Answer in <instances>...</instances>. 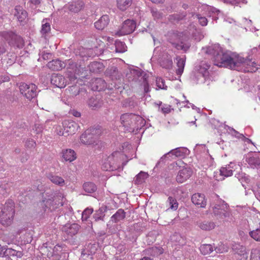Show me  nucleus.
I'll use <instances>...</instances> for the list:
<instances>
[{
  "label": "nucleus",
  "mask_w": 260,
  "mask_h": 260,
  "mask_svg": "<svg viewBox=\"0 0 260 260\" xmlns=\"http://www.w3.org/2000/svg\"><path fill=\"white\" fill-rule=\"evenodd\" d=\"M156 84L157 87L159 89H167V86L165 84V80L159 77L156 79Z\"/></svg>",
  "instance_id": "nucleus-52"
},
{
  "label": "nucleus",
  "mask_w": 260,
  "mask_h": 260,
  "mask_svg": "<svg viewBox=\"0 0 260 260\" xmlns=\"http://www.w3.org/2000/svg\"><path fill=\"white\" fill-rule=\"evenodd\" d=\"M58 198L52 195L48 196L47 197H44L42 200V205L45 210L48 209L50 211L55 210L58 206L60 205L62 206V202L57 200Z\"/></svg>",
  "instance_id": "nucleus-10"
},
{
  "label": "nucleus",
  "mask_w": 260,
  "mask_h": 260,
  "mask_svg": "<svg viewBox=\"0 0 260 260\" xmlns=\"http://www.w3.org/2000/svg\"><path fill=\"white\" fill-rule=\"evenodd\" d=\"M109 22V16L107 15H104L94 23V26L96 29L102 30L108 24Z\"/></svg>",
  "instance_id": "nucleus-26"
},
{
  "label": "nucleus",
  "mask_w": 260,
  "mask_h": 260,
  "mask_svg": "<svg viewBox=\"0 0 260 260\" xmlns=\"http://www.w3.org/2000/svg\"><path fill=\"white\" fill-rule=\"evenodd\" d=\"M43 129V125L39 123H36L33 128L34 132H36L37 135L40 134Z\"/></svg>",
  "instance_id": "nucleus-62"
},
{
  "label": "nucleus",
  "mask_w": 260,
  "mask_h": 260,
  "mask_svg": "<svg viewBox=\"0 0 260 260\" xmlns=\"http://www.w3.org/2000/svg\"><path fill=\"white\" fill-rule=\"evenodd\" d=\"M101 134V130L99 128H88L81 136L80 142L86 145H97Z\"/></svg>",
  "instance_id": "nucleus-5"
},
{
  "label": "nucleus",
  "mask_w": 260,
  "mask_h": 260,
  "mask_svg": "<svg viewBox=\"0 0 260 260\" xmlns=\"http://www.w3.org/2000/svg\"><path fill=\"white\" fill-rule=\"evenodd\" d=\"M62 250V247L61 245L57 244L52 249V251H50L47 253L48 257L56 256L59 254V252H61Z\"/></svg>",
  "instance_id": "nucleus-43"
},
{
  "label": "nucleus",
  "mask_w": 260,
  "mask_h": 260,
  "mask_svg": "<svg viewBox=\"0 0 260 260\" xmlns=\"http://www.w3.org/2000/svg\"><path fill=\"white\" fill-rule=\"evenodd\" d=\"M2 36L8 41L11 45L21 47L23 45L22 38L11 31H4L1 33Z\"/></svg>",
  "instance_id": "nucleus-11"
},
{
  "label": "nucleus",
  "mask_w": 260,
  "mask_h": 260,
  "mask_svg": "<svg viewBox=\"0 0 260 260\" xmlns=\"http://www.w3.org/2000/svg\"><path fill=\"white\" fill-rule=\"evenodd\" d=\"M48 177L50 181L54 184L61 186L64 184V180L60 177L50 175Z\"/></svg>",
  "instance_id": "nucleus-42"
},
{
  "label": "nucleus",
  "mask_w": 260,
  "mask_h": 260,
  "mask_svg": "<svg viewBox=\"0 0 260 260\" xmlns=\"http://www.w3.org/2000/svg\"><path fill=\"white\" fill-rule=\"evenodd\" d=\"M83 6V2L81 1H77L69 3L65 8L68 9L70 11L77 13L79 12Z\"/></svg>",
  "instance_id": "nucleus-23"
},
{
  "label": "nucleus",
  "mask_w": 260,
  "mask_h": 260,
  "mask_svg": "<svg viewBox=\"0 0 260 260\" xmlns=\"http://www.w3.org/2000/svg\"><path fill=\"white\" fill-rule=\"evenodd\" d=\"M80 55L82 57H92L94 55L93 54L92 49L82 48Z\"/></svg>",
  "instance_id": "nucleus-48"
},
{
  "label": "nucleus",
  "mask_w": 260,
  "mask_h": 260,
  "mask_svg": "<svg viewBox=\"0 0 260 260\" xmlns=\"http://www.w3.org/2000/svg\"><path fill=\"white\" fill-rule=\"evenodd\" d=\"M96 250V246L95 244H89L85 248H84L81 252V257L83 259L90 256V258L92 259V255L95 253Z\"/></svg>",
  "instance_id": "nucleus-19"
},
{
  "label": "nucleus",
  "mask_w": 260,
  "mask_h": 260,
  "mask_svg": "<svg viewBox=\"0 0 260 260\" xmlns=\"http://www.w3.org/2000/svg\"><path fill=\"white\" fill-rule=\"evenodd\" d=\"M172 60L170 57L168 58L166 60H162L160 62V66L166 69H169L172 67Z\"/></svg>",
  "instance_id": "nucleus-51"
},
{
  "label": "nucleus",
  "mask_w": 260,
  "mask_h": 260,
  "mask_svg": "<svg viewBox=\"0 0 260 260\" xmlns=\"http://www.w3.org/2000/svg\"><path fill=\"white\" fill-rule=\"evenodd\" d=\"M176 60L177 61V64L178 67L176 73L178 75H181L183 72L185 59L183 57H177Z\"/></svg>",
  "instance_id": "nucleus-32"
},
{
  "label": "nucleus",
  "mask_w": 260,
  "mask_h": 260,
  "mask_svg": "<svg viewBox=\"0 0 260 260\" xmlns=\"http://www.w3.org/2000/svg\"><path fill=\"white\" fill-rule=\"evenodd\" d=\"M168 201L171 209L173 210H177L178 208V204L175 199L171 197H170L168 198Z\"/></svg>",
  "instance_id": "nucleus-49"
},
{
  "label": "nucleus",
  "mask_w": 260,
  "mask_h": 260,
  "mask_svg": "<svg viewBox=\"0 0 260 260\" xmlns=\"http://www.w3.org/2000/svg\"><path fill=\"white\" fill-rule=\"evenodd\" d=\"M214 249L217 253H222L228 251L229 247L227 245L221 243L216 247H214Z\"/></svg>",
  "instance_id": "nucleus-45"
},
{
  "label": "nucleus",
  "mask_w": 260,
  "mask_h": 260,
  "mask_svg": "<svg viewBox=\"0 0 260 260\" xmlns=\"http://www.w3.org/2000/svg\"><path fill=\"white\" fill-rule=\"evenodd\" d=\"M15 16L21 23H24L27 19V12L20 6H16L15 9Z\"/></svg>",
  "instance_id": "nucleus-24"
},
{
  "label": "nucleus",
  "mask_w": 260,
  "mask_h": 260,
  "mask_svg": "<svg viewBox=\"0 0 260 260\" xmlns=\"http://www.w3.org/2000/svg\"><path fill=\"white\" fill-rule=\"evenodd\" d=\"M63 127L67 136L74 134L78 129L79 126L75 122L70 120H64L63 123Z\"/></svg>",
  "instance_id": "nucleus-15"
},
{
  "label": "nucleus",
  "mask_w": 260,
  "mask_h": 260,
  "mask_svg": "<svg viewBox=\"0 0 260 260\" xmlns=\"http://www.w3.org/2000/svg\"><path fill=\"white\" fill-rule=\"evenodd\" d=\"M83 187L85 191L87 193H92L96 190L95 185L90 182L85 183L83 185Z\"/></svg>",
  "instance_id": "nucleus-38"
},
{
  "label": "nucleus",
  "mask_w": 260,
  "mask_h": 260,
  "mask_svg": "<svg viewBox=\"0 0 260 260\" xmlns=\"http://www.w3.org/2000/svg\"><path fill=\"white\" fill-rule=\"evenodd\" d=\"M199 226L203 230L210 231L215 228V224L213 222L205 221L200 223Z\"/></svg>",
  "instance_id": "nucleus-35"
},
{
  "label": "nucleus",
  "mask_w": 260,
  "mask_h": 260,
  "mask_svg": "<svg viewBox=\"0 0 260 260\" xmlns=\"http://www.w3.org/2000/svg\"><path fill=\"white\" fill-rule=\"evenodd\" d=\"M216 198V202L212 203L211 207L217 219L220 222H223L231 215L229 207L224 201L218 199L217 197Z\"/></svg>",
  "instance_id": "nucleus-4"
},
{
  "label": "nucleus",
  "mask_w": 260,
  "mask_h": 260,
  "mask_svg": "<svg viewBox=\"0 0 260 260\" xmlns=\"http://www.w3.org/2000/svg\"><path fill=\"white\" fill-rule=\"evenodd\" d=\"M207 10L209 12V16L210 17H212L213 19H217V13L218 12V10L211 7H207Z\"/></svg>",
  "instance_id": "nucleus-53"
},
{
  "label": "nucleus",
  "mask_w": 260,
  "mask_h": 260,
  "mask_svg": "<svg viewBox=\"0 0 260 260\" xmlns=\"http://www.w3.org/2000/svg\"><path fill=\"white\" fill-rule=\"evenodd\" d=\"M4 255L6 256H12L15 259L17 260L22 257L23 253L21 251H17L12 248H6L4 252Z\"/></svg>",
  "instance_id": "nucleus-27"
},
{
  "label": "nucleus",
  "mask_w": 260,
  "mask_h": 260,
  "mask_svg": "<svg viewBox=\"0 0 260 260\" xmlns=\"http://www.w3.org/2000/svg\"><path fill=\"white\" fill-rule=\"evenodd\" d=\"M191 174L192 171L190 169L183 168L179 171L176 176V180L179 183H183L188 179Z\"/></svg>",
  "instance_id": "nucleus-18"
},
{
  "label": "nucleus",
  "mask_w": 260,
  "mask_h": 260,
  "mask_svg": "<svg viewBox=\"0 0 260 260\" xmlns=\"http://www.w3.org/2000/svg\"><path fill=\"white\" fill-rule=\"evenodd\" d=\"M121 123L126 131L136 134L145 124V120L140 116L133 113H125L120 117Z\"/></svg>",
  "instance_id": "nucleus-2"
},
{
  "label": "nucleus",
  "mask_w": 260,
  "mask_h": 260,
  "mask_svg": "<svg viewBox=\"0 0 260 260\" xmlns=\"http://www.w3.org/2000/svg\"><path fill=\"white\" fill-rule=\"evenodd\" d=\"M88 69L91 73H99L103 71L104 66L101 62L93 61L89 64Z\"/></svg>",
  "instance_id": "nucleus-29"
},
{
  "label": "nucleus",
  "mask_w": 260,
  "mask_h": 260,
  "mask_svg": "<svg viewBox=\"0 0 260 260\" xmlns=\"http://www.w3.org/2000/svg\"><path fill=\"white\" fill-rule=\"evenodd\" d=\"M105 211L106 209L104 207L100 208L98 210H96L93 215V218L95 220H103Z\"/></svg>",
  "instance_id": "nucleus-40"
},
{
  "label": "nucleus",
  "mask_w": 260,
  "mask_h": 260,
  "mask_svg": "<svg viewBox=\"0 0 260 260\" xmlns=\"http://www.w3.org/2000/svg\"><path fill=\"white\" fill-rule=\"evenodd\" d=\"M233 250L235 251V257L237 260H247L248 254L244 246L239 244L233 246Z\"/></svg>",
  "instance_id": "nucleus-13"
},
{
  "label": "nucleus",
  "mask_w": 260,
  "mask_h": 260,
  "mask_svg": "<svg viewBox=\"0 0 260 260\" xmlns=\"http://www.w3.org/2000/svg\"><path fill=\"white\" fill-rule=\"evenodd\" d=\"M184 15H178V14H173L172 15L170 16V20L171 21H178L179 20L182 19L184 17Z\"/></svg>",
  "instance_id": "nucleus-64"
},
{
  "label": "nucleus",
  "mask_w": 260,
  "mask_h": 260,
  "mask_svg": "<svg viewBox=\"0 0 260 260\" xmlns=\"http://www.w3.org/2000/svg\"><path fill=\"white\" fill-rule=\"evenodd\" d=\"M79 229V225L78 224H67L62 227V231L67 235L73 236L78 233Z\"/></svg>",
  "instance_id": "nucleus-20"
},
{
  "label": "nucleus",
  "mask_w": 260,
  "mask_h": 260,
  "mask_svg": "<svg viewBox=\"0 0 260 260\" xmlns=\"http://www.w3.org/2000/svg\"><path fill=\"white\" fill-rule=\"evenodd\" d=\"M230 131H233L234 134L236 135V134H238L239 135L237 136V137L239 138H241L242 139L243 141H244L245 142H247V143H251L252 144H253V143L251 142V140L249 139L248 138H246L245 137H244L242 134H239L236 131H235L234 128H231L230 129Z\"/></svg>",
  "instance_id": "nucleus-61"
},
{
  "label": "nucleus",
  "mask_w": 260,
  "mask_h": 260,
  "mask_svg": "<svg viewBox=\"0 0 260 260\" xmlns=\"http://www.w3.org/2000/svg\"><path fill=\"white\" fill-rule=\"evenodd\" d=\"M238 169L241 170L240 166L234 162H231L230 164L221 168L220 174L224 177H230L233 175L234 171Z\"/></svg>",
  "instance_id": "nucleus-12"
},
{
  "label": "nucleus",
  "mask_w": 260,
  "mask_h": 260,
  "mask_svg": "<svg viewBox=\"0 0 260 260\" xmlns=\"http://www.w3.org/2000/svg\"><path fill=\"white\" fill-rule=\"evenodd\" d=\"M51 20L49 18L43 19L42 21V27L40 30L42 36H45L51 30Z\"/></svg>",
  "instance_id": "nucleus-25"
},
{
  "label": "nucleus",
  "mask_w": 260,
  "mask_h": 260,
  "mask_svg": "<svg viewBox=\"0 0 260 260\" xmlns=\"http://www.w3.org/2000/svg\"><path fill=\"white\" fill-rule=\"evenodd\" d=\"M151 13L155 19H159L162 17V13L156 9H151Z\"/></svg>",
  "instance_id": "nucleus-57"
},
{
  "label": "nucleus",
  "mask_w": 260,
  "mask_h": 260,
  "mask_svg": "<svg viewBox=\"0 0 260 260\" xmlns=\"http://www.w3.org/2000/svg\"><path fill=\"white\" fill-rule=\"evenodd\" d=\"M123 157V155L120 152H113L105 160L102 165L103 170L110 171L118 169L122 163L121 158Z\"/></svg>",
  "instance_id": "nucleus-6"
},
{
  "label": "nucleus",
  "mask_w": 260,
  "mask_h": 260,
  "mask_svg": "<svg viewBox=\"0 0 260 260\" xmlns=\"http://www.w3.org/2000/svg\"><path fill=\"white\" fill-rule=\"evenodd\" d=\"M115 47L116 52L123 53L126 51V46L125 43L121 41H116Z\"/></svg>",
  "instance_id": "nucleus-39"
},
{
  "label": "nucleus",
  "mask_w": 260,
  "mask_h": 260,
  "mask_svg": "<svg viewBox=\"0 0 260 260\" xmlns=\"http://www.w3.org/2000/svg\"><path fill=\"white\" fill-rule=\"evenodd\" d=\"M189 150L186 147H178L172 149L162 156L160 159L162 161L166 158H169L170 159H173L176 158H182L188 155Z\"/></svg>",
  "instance_id": "nucleus-8"
},
{
  "label": "nucleus",
  "mask_w": 260,
  "mask_h": 260,
  "mask_svg": "<svg viewBox=\"0 0 260 260\" xmlns=\"http://www.w3.org/2000/svg\"><path fill=\"white\" fill-rule=\"evenodd\" d=\"M191 201L193 204L201 208L205 207L207 201L204 194L196 193L192 196Z\"/></svg>",
  "instance_id": "nucleus-17"
},
{
  "label": "nucleus",
  "mask_w": 260,
  "mask_h": 260,
  "mask_svg": "<svg viewBox=\"0 0 260 260\" xmlns=\"http://www.w3.org/2000/svg\"><path fill=\"white\" fill-rule=\"evenodd\" d=\"M15 215L14 203L12 200H8L0 212V223L4 226L11 225Z\"/></svg>",
  "instance_id": "nucleus-3"
},
{
  "label": "nucleus",
  "mask_w": 260,
  "mask_h": 260,
  "mask_svg": "<svg viewBox=\"0 0 260 260\" xmlns=\"http://www.w3.org/2000/svg\"><path fill=\"white\" fill-rule=\"evenodd\" d=\"M95 84H101V87H99L98 86H97L96 87V88L94 89V90L100 91V90H102L103 88H104L105 87L106 83L101 78H97V79H96L95 80Z\"/></svg>",
  "instance_id": "nucleus-58"
},
{
  "label": "nucleus",
  "mask_w": 260,
  "mask_h": 260,
  "mask_svg": "<svg viewBox=\"0 0 260 260\" xmlns=\"http://www.w3.org/2000/svg\"><path fill=\"white\" fill-rule=\"evenodd\" d=\"M195 17L198 19L200 24L202 26L207 25L208 20L206 17L201 16L200 14L196 15Z\"/></svg>",
  "instance_id": "nucleus-56"
},
{
  "label": "nucleus",
  "mask_w": 260,
  "mask_h": 260,
  "mask_svg": "<svg viewBox=\"0 0 260 260\" xmlns=\"http://www.w3.org/2000/svg\"><path fill=\"white\" fill-rule=\"evenodd\" d=\"M203 50L206 54L213 56L214 64L219 67L244 72H255L260 66L249 59H245L229 51L224 52L219 44H214Z\"/></svg>",
  "instance_id": "nucleus-1"
},
{
  "label": "nucleus",
  "mask_w": 260,
  "mask_h": 260,
  "mask_svg": "<svg viewBox=\"0 0 260 260\" xmlns=\"http://www.w3.org/2000/svg\"><path fill=\"white\" fill-rule=\"evenodd\" d=\"M250 260H260V249L257 248L252 249Z\"/></svg>",
  "instance_id": "nucleus-46"
},
{
  "label": "nucleus",
  "mask_w": 260,
  "mask_h": 260,
  "mask_svg": "<svg viewBox=\"0 0 260 260\" xmlns=\"http://www.w3.org/2000/svg\"><path fill=\"white\" fill-rule=\"evenodd\" d=\"M225 3H228L232 5H236L241 3L245 4L246 2L245 0H222Z\"/></svg>",
  "instance_id": "nucleus-63"
},
{
  "label": "nucleus",
  "mask_w": 260,
  "mask_h": 260,
  "mask_svg": "<svg viewBox=\"0 0 260 260\" xmlns=\"http://www.w3.org/2000/svg\"><path fill=\"white\" fill-rule=\"evenodd\" d=\"M51 82L54 86L60 88H64L67 85V80L60 75L53 74L51 78Z\"/></svg>",
  "instance_id": "nucleus-16"
},
{
  "label": "nucleus",
  "mask_w": 260,
  "mask_h": 260,
  "mask_svg": "<svg viewBox=\"0 0 260 260\" xmlns=\"http://www.w3.org/2000/svg\"><path fill=\"white\" fill-rule=\"evenodd\" d=\"M10 184L8 183H3L0 185V193L5 195L8 192V190L10 188Z\"/></svg>",
  "instance_id": "nucleus-50"
},
{
  "label": "nucleus",
  "mask_w": 260,
  "mask_h": 260,
  "mask_svg": "<svg viewBox=\"0 0 260 260\" xmlns=\"http://www.w3.org/2000/svg\"><path fill=\"white\" fill-rule=\"evenodd\" d=\"M20 91L26 99L31 100L35 98L37 94V87L32 83H22L19 86Z\"/></svg>",
  "instance_id": "nucleus-7"
},
{
  "label": "nucleus",
  "mask_w": 260,
  "mask_h": 260,
  "mask_svg": "<svg viewBox=\"0 0 260 260\" xmlns=\"http://www.w3.org/2000/svg\"><path fill=\"white\" fill-rule=\"evenodd\" d=\"M214 247L211 244H202L200 248L201 253L204 255L210 254L214 250Z\"/></svg>",
  "instance_id": "nucleus-36"
},
{
  "label": "nucleus",
  "mask_w": 260,
  "mask_h": 260,
  "mask_svg": "<svg viewBox=\"0 0 260 260\" xmlns=\"http://www.w3.org/2000/svg\"><path fill=\"white\" fill-rule=\"evenodd\" d=\"M136 27V23L135 21L131 19H127L124 21L118 30L115 32L117 36L120 37L129 34L133 32Z\"/></svg>",
  "instance_id": "nucleus-9"
},
{
  "label": "nucleus",
  "mask_w": 260,
  "mask_h": 260,
  "mask_svg": "<svg viewBox=\"0 0 260 260\" xmlns=\"http://www.w3.org/2000/svg\"><path fill=\"white\" fill-rule=\"evenodd\" d=\"M48 67L52 70H60L65 67L64 63L59 59H54L49 62Z\"/></svg>",
  "instance_id": "nucleus-28"
},
{
  "label": "nucleus",
  "mask_w": 260,
  "mask_h": 260,
  "mask_svg": "<svg viewBox=\"0 0 260 260\" xmlns=\"http://www.w3.org/2000/svg\"><path fill=\"white\" fill-rule=\"evenodd\" d=\"M161 102H159L158 103H157V105L159 107V110L162 112L163 113H169L171 111V106L168 105H164L161 107Z\"/></svg>",
  "instance_id": "nucleus-47"
},
{
  "label": "nucleus",
  "mask_w": 260,
  "mask_h": 260,
  "mask_svg": "<svg viewBox=\"0 0 260 260\" xmlns=\"http://www.w3.org/2000/svg\"><path fill=\"white\" fill-rule=\"evenodd\" d=\"M236 177L241 182V183L243 182H247L249 180V178L247 176H246V174L244 173L241 172L236 174L235 175Z\"/></svg>",
  "instance_id": "nucleus-54"
},
{
  "label": "nucleus",
  "mask_w": 260,
  "mask_h": 260,
  "mask_svg": "<svg viewBox=\"0 0 260 260\" xmlns=\"http://www.w3.org/2000/svg\"><path fill=\"white\" fill-rule=\"evenodd\" d=\"M172 44L178 50L186 51L189 47V45L188 44L185 43L183 42H180L179 43L172 42Z\"/></svg>",
  "instance_id": "nucleus-44"
},
{
  "label": "nucleus",
  "mask_w": 260,
  "mask_h": 260,
  "mask_svg": "<svg viewBox=\"0 0 260 260\" xmlns=\"http://www.w3.org/2000/svg\"><path fill=\"white\" fill-rule=\"evenodd\" d=\"M116 3L117 8L124 11L132 5V0H116Z\"/></svg>",
  "instance_id": "nucleus-31"
},
{
  "label": "nucleus",
  "mask_w": 260,
  "mask_h": 260,
  "mask_svg": "<svg viewBox=\"0 0 260 260\" xmlns=\"http://www.w3.org/2000/svg\"><path fill=\"white\" fill-rule=\"evenodd\" d=\"M86 71L85 69V68L79 66L78 68H77L75 70V73L76 75L81 76L82 77H84L86 76Z\"/></svg>",
  "instance_id": "nucleus-60"
},
{
  "label": "nucleus",
  "mask_w": 260,
  "mask_h": 260,
  "mask_svg": "<svg viewBox=\"0 0 260 260\" xmlns=\"http://www.w3.org/2000/svg\"><path fill=\"white\" fill-rule=\"evenodd\" d=\"M101 102L94 98H91L89 100L88 105L92 109H96L101 106Z\"/></svg>",
  "instance_id": "nucleus-37"
},
{
  "label": "nucleus",
  "mask_w": 260,
  "mask_h": 260,
  "mask_svg": "<svg viewBox=\"0 0 260 260\" xmlns=\"http://www.w3.org/2000/svg\"><path fill=\"white\" fill-rule=\"evenodd\" d=\"M147 253L152 256H157L162 254L164 250L161 247H152L146 250Z\"/></svg>",
  "instance_id": "nucleus-33"
},
{
  "label": "nucleus",
  "mask_w": 260,
  "mask_h": 260,
  "mask_svg": "<svg viewBox=\"0 0 260 260\" xmlns=\"http://www.w3.org/2000/svg\"><path fill=\"white\" fill-rule=\"evenodd\" d=\"M246 161L251 168H258L260 166V153H254L246 158Z\"/></svg>",
  "instance_id": "nucleus-21"
},
{
  "label": "nucleus",
  "mask_w": 260,
  "mask_h": 260,
  "mask_svg": "<svg viewBox=\"0 0 260 260\" xmlns=\"http://www.w3.org/2000/svg\"><path fill=\"white\" fill-rule=\"evenodd\" d=\"M249 235L251 238L256 241H260V222L259 226L255 230L249 232Z\"/></svg>",
  "instance_id": "nucleus-41"
},
{
  "label": "nucleus",
  "mask_w": 260,
  "mask_h": 260,
  "mask_svg": "<svg viewBox=\"0 0 260 260\" xmlns=\"http://www.w3.org/2000/svg\"><path fill=\"white\" fill-rule=\"evenodd\" d=\"M210 65L206 63L205 62H202L201 65L199 70V75H198V83H205L207 80L209 78V71Z\"/></svg>",
  "instance_id": "nucleus-14"
},
{
  "label": "nucleus",
  "mask_w": 260,
  "mask_h": 260,
  "mask_svg": "<svg viewBox=\"0 0 260 260\" xmlns=\"http://www.w3.org/2000/svg\"><path fill=\"white\" fill-rule=\"evenodd\" d=\"M125 217V212L123 209H120L111 217V220L114 223H117L123 220Z\"/></svg>",
  "instance_id": "nucleus-30"
},
{
  "label": "nucleus",
  "mask_w": 260,
  "mask_h": 260,
  "mask_svg": "<svg viewBox=\"0 0 260 260\" xmlns=\"http://www.w3.org/2000/svg\"><path fill=\"white\" fill-rule=\"evenodd\" d=\"M148 177V174L147 173L141 171L136 176L134 180L135 183L141 184L145 181Z\"/></svg>",
  "instance_id": "nucleus-34"
},
{
  "label": "nucleus",
  "mask_w": 260,
  "mask_h": 260,
  "mask_svg": "<svg viewBox=\"0 0 260 260\" xmlns=\"http://www.w3.org/2000/svg\"><path fill=\"white\" fill-rule=\"evenodd\" d=\"M62 157L66 161L72 162L76 159V154L74 150L71 149H66L62 150Z\"/></svg>",
  "instance_id": "nucleus-22"
},
{
  "label": "nucleus",
  "mask_w": 260,
  "mask_h": 260,
  "mask_svg": "<svg viewBox=\"0 0 260 260\" xmlns=\"http://www.w3.org/2000/svg\"><path fill=\"white\" fill-rule=\"evenodd\" d=\"M253 191L255 197L260 201V182H258L255 185L253 186Z\"/></svg>",
  "instance_id": "nucleus-55"
},
{
  "label": "nucleus",
  "mask_w": 260,
  "mask_h": 260,
  "mask_svg": "<svg viewBox=\"0 0 260 260\" xmlns=\"http://www.w3.org/2000/svg\"><path fill=\"white\" fill-rule=\"evenodd\" d=\"M93 212L92 209L87 208L82 213V218L83 220H87L89 215Z\"/></svg>",
  "instance_id": "nucleus-59"
}]
</instances>
